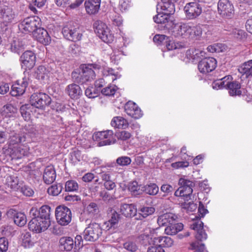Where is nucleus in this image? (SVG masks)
<instances>
[{
	"label": "nucleus",
	"mask_w": 252,
	"mask_h": 252,
	"mask_svg": "<svg viewBox=\"0 0 252 252\" xmlns=\"http://www.w3.org/2000/svg\"><path fill=\"white\" fill-rule=\"evenodd\" d=\"M100 66L96 64H88L83 66L79 72L74 71L72 73L73 81L77 83L84 84L94 79L95 77L94 69H99Z\"/></svg>",
	"instance_id": "nucleus-1"
},
{
	"label": "nucleus",
	"mask_w": 252,
	"mask_h": 252,
	"mask_svg": "<svg viewBox=\"0 0 252 252\" xmlns=\"http://www.w3.org/2000/svg\"><path fill=\"white\" fill-rule=\"evenodd\" d=\"M160 7L163 12L158 13L153 17V19L155 22L161 25V28L168 30L173 25L172 21L170 20V15L175 12V5L166 4L165 6L161 5Z\"/></svg>",
	"instance_id": "nucleus-2"
},
{
	"label": "nucleus",
	"mask_w": 252,
	"mask_h": 252,
	"mask_svg": "<svg viewBox=\"0 0 252 252\" xmlns=\"http://www.w3.org/2000/svg\"><path fill=\"white\" fill-rule=\"evenodd\" d=\"M186 4L184 8L186 18L192 20L197 18L202 12V7L200 3H211L214 0H192Z\"/></svg>",
	"instance_id": "nucleus-3"
},
{
	"label": "nucleus",
	"mask_w": 252,
	"mask_h": 252,
	"mask_svg": "<svg viewBox=\"0 0 252 252\" xmlns=\"http://www.w3.org/2000/svg\"><path fill=\"white\" fill-rule=\"evenodd\" d=\"M40 26V19L37 16L28 17L19 21L18 29L21 33H33Z\"/></svg>",
	"instance_id": "nucleus-4"
},
{
	"label": "nucleus",
	"mask_w": 252,
	"mask_h": 252,
	"mask_svg": "<svg viewBox=\"0 0 252 252\" xmlns=\"http://www.w3.org/2000/svg\"><path fill=\"white\" fill-rule=\"evenodd\" d=\"M94 32L104 42L111 43L114 39V35L110 32L107 26L100 21H96L94 24Z\"/></svg>",
	"instance_id": "nucleus-5"
},
{
	"label": "nucleus",
	"mask_w": 252,
	"mask_h": 252,
	"mask_svg": "<svg viewBox=\"0 0 252 252\" xmlns=\"http://www.w3.org/2000/svg\"><path fill=\"white\" fill-rule=\"evenodd\" d=\"M102 228L99 224L95 222L90 223L83 232V238L86 241L94 242L101 235Z\"/></svg>",
	"instance_id": "nucleus-6"
},
{
	"label": "nucleus",
	"mask_w": 252,
	"mask_h": 252,
	"mask_svg": "<svg viewBox=\"0 0 252 252\" xmlns=\"http://www.w3.org/2000/svg\"><path fill=\"white\" fill-rule=\"evenodd\" d=\"M180 187L177 189L174 195L178 197H184L185 199L188 200L192 193V188L194 187V183L185 179H180L179 181Z\"/></svg>",
	"instance_id": "nucleus-7"
},
{
	"label": "nucleus",
	"mask_w": 252,
	"mask_h": 252,
	"mask_svg": "<svg viewBox=\"0 0 252 252\" xmlns=\"http://www.w3.org/2000/svg\"><path fill=\"white\" fill-rule=\"evenodd\" d=\"M62 33L66 39L73 42L79 41L82 37L78 26L72 23H68L63 27Z\"/></svg>",
	"instance_id": "nucleus-8"
},
{
	"label": "nucleus",
	"mask_w": 252,
	"mask_h": 252,
	"mask_svg": "<svg viewBox=\"0 0 252 252\" xmlns=\"http://www.w3.org/2000/svg\"><path fill=\"white\" fill-rule=\"evenodd\" d=\"M51 97L45 93H36L33 94L30 98V103L33 108L44 109L51 102Z\"/></svg>",
	"instance_id": "nucleus-9"
},
{
	"label": "nucleus",
	"mask_w": 252,
	"mask_h": 252,
	"mask_svg": "<svg viewBox=\"0 0 252 252\" xmlns=\"http://www.w3.org/2000/svg\"><path fill=\"white\" fill-rule=\"evenodd\" d=\"M55 216L58 223L63 226L68 225L71 221V211L64 205L58 206L55 211Z\"/></svg>",
	"instance_id": "nucleus-10"
},
{
	"label": "nucleus",
	"mask_w": 252,
	"mask_h": 252,
	"mask_svg": "<svg viewBox=\"0 0 252 252\" xmlns=\"http://www.w3.org/2000/svg\"><path fill=\"white\" fill-rule=\"evenodd\" d=\"M218 10L219 14L224 18H231L234 14V6L229 0H219Z\"/></svg>",
	"instance_id": "nucleus-11"
},
{
	"label": "nucleus",
	"mask_w": 252,
	"mask_h": 252,
	"mask_svg": "<svg viewBox=\"0 0 252 252\" xmlns=\"http://www.w3.org/2000/svg\"><path fill=\"white\" fill-rule=\"evenodd\" d=\"M113 134V131L111 130L98 131L94 134L93 138L94 140L99 141L100 146L109 145L113 143L112 139Z\"/></svg>",
	"instance_id": "nucleus-12"
},
{
	"label": "nucleus",
	"mask_w": 252,
	"mask_h": 252,
	"mask_svg": "<svg viewBox=\"0 0 252 252\" xmlns=\"http://www.w3.org/2000/svg\"><path fill=\"white\" fill-rule=\"evenodd\" d=\"M50 224L48 221L36 217L32 218L29 223V229L35 233H40L45 231L49 227Z\"/></svg>",
	"instance_id": "nucleus-13"
},
{
	"label": "nucleus",
	"mask_w": 252,
	"mask_h": 252,
	"mask_svg": "<svg viewBox=\"0 0 252 252\" xmlns=\"http://www.w3.org/2000/svg\"><path fill=\"white\" fill-rule=\"evenodd\" d=\"M217 63L216 60L214 58H204L198 63V68L200 72L206 74L216 68Z\"/></svg>",
	"instance_id": "nucleus-14"
},
{
	"label": "nucleus",
	"mask_w": 252,
	"mask_h": 252,
	"mask_svg": "<svg viewBox=\"0 0 252 252\" xmlns=\"http://www.w3.org/2000/svg\"><path fill=\"white\" fill-rule=\"evenodd\" d=\"M20 61L22 68L25 70L31 69L35 65L36 57L32 52L27 51L21 55Z\"/></svg>",
	"instance_id": "nucleus-15"
},
{
	"label": "nucleus",
	"mask_w": 252,
	"mask_h": 252,
	"mask_svg": "<svg viewBox=\"0 0 252 252\" xmlns=\"http://www.w3.org/2000/svg\"><path fill=\"white\" fill-rule=\"evenodd\" d=\"M125 110L128 115L134 119H139L143 115L140 108L137 104L130 101L126 104Z\"/></svg>",
	"instance_id": "nucleus-16"
},
{
	"label": "nucleus",
	"mask_w": 252,
	"mask_h": 252,
	"mask_svg": "<svg viewBox=\"0 0 252 252\" xmlns=\"http://www.w3.org/2000/svg\"><path fill=\"white\" fill-rule=\"evenodd\" d=\"M154 233V229L150 228L146 229L144 233L141 234L138 237V240L140 243L144 246H150L156 240V237H155Z\"/></svg>",
	"instance_id": "nucleus-17"
},
{
	"label": "nucleus",
	"mask_w": 252,
	"mask_h": 252,
	"mask_svg": "<svg viewBox=\"0 0 252 252\" xmlns=\"http://www.w3.org/2000/svg\"><path fill=\"white\" fill-rule=\"evenodd\" d=\"M56 178V173L53 165H50L46 166L43 172V180L44 182L47 184H51Z\"/></svg>",
	"instance_id": "nucleus-18"
},
{
	"label": "nucleus",
	"mask_w": 252,
	"mask_h": 252,
	"mask_svg": "<svg viewBox=\"0 0 252 252\" xmlns=\"http://www.w3.org/2000/svg\"><path fill=\"white\" fill-rule=\"evenodd\" d=\"M178 220L177 215L168 213L162 214L158 217L157 222L159 226H168Z\"/></svg>",
	"instance_id": "nucleus-19"
},
{
	"label": "nucleus",
	"mask_w": 252,
	"mask_h": 252,
	"mask_svg": "<svg viewBox=\"0 0 252 252\" xmlns=\"http://www.w3.org/2000/svg\"><path fill=\"white\" fill-rule=\"evenodd\" d=\"M190 228L196 231L195 237L198 240L202 241L207 239V235L203 229V223L201 221L198 220L193 222L190 225Z\"/></svg>",
	"instance_id": "nucleus-20"
},
{
	"label": "nucleus",
	"mask_w": 252,
	"mask_h": 252,
	"mask_svg": "<svg viewBox=\"0 0 252 252\" xmlns=\"http://www.w3.org/2000/svg\"><path fill=\"white\" fill-rule=\"evenodd\" d=\"M33 34L37 40L43 44H48L51 40L47 31L40 27L33 32Z\"/></svg>",
	"instance_id": "nucleus-21"
},
{
	"label": "nucleus",
	"mask_w": 252,
	"mask_h": 252,
	"mask_svg": "<svg viewBox=\"0 0 252 252\" xmlns=\"http://www.w3.org/2000/svg\"><path fill=\"white\" fill-rule=\"evenodd\" d=\"M51 74V72L50 68L43 65H40L35 71L34 76L38 80L45 82L49 80Z\"/></svg>",
	"instance_id": "nucleus-22"
},
{
	"label": "nucleus",
	"mask_w": 252,
	"mask_h": 252,
	"mask_svg": "<svg viewBox=\"0 0 252 252\" xmlns=\"http://www.w3.org/2000/svg\"><path fill=\"white\" fill-rule=\"evenodd\" d=\"M226 89L228 90V93L231 96L240 95L242 94L241 84L236 81L226 82Z\"/></svg>",
	"instance_id": "nucleus-23"
},
{
	"label": "nucleus",
	"mask_w": 252,
	"mask_h": 252,
	"mask_svg": "<svg viewBox=\"0 0 252 252\" xmlns=\"http://www.w3.org/2000/svg\"><path fill=\"white\" fill-rule=\"evenodd\" d=\"M100 0H86L85 6L87 12L89 14L97 13L100 7Z\"/></svg>",
	"instance_id": "nucleus-24"
},
{
	"label": "nucleus",
	"mask_w": 252,
	"mask_h": 252,
	"mask_svg": "<svg viewBox=\"0 0 252 252\" xmlns=\"http://www.w3.org/2000/svg\"><path fill=\"white\" fill-rule=\"evenodd\" d=\"M19 236L18 243L24 248H29L32 246L31 234L27 230L21 231Z\"/></svg>",
	"instance_id": "nucleus-25"
},
{
	"label": "nucleus",
	"mask_w": 252,
	"mask_h": 252,
	"mask_svg": "<svg viewBox=\"0 0 252 252\" xmlns=\"http://www.w3.org/2000/svg\"><path fill=\"white\" fill-rule=\"evenodd\" d=\"M121 212L126 217H132L134 216L137 210L135 206L133 204H124L120 208Z\"/></svg>",
	"instance_id": "nucleus-26"
},
{
	"label": "nucleus",
	"mask_w": 252,
	"mask_h": 252,
	"mask_svg": "<svg viewBox=\"0 0 252 252\" xmlns=\"http://www.w3.org/2000/svg\"><path fill=\"white\" fill-rule=\"evenodd\" d=\"M65 91L71 98H78L82 94L80 86L75 84L68 85Z\"/></svg>",
	"instance_id": "nucleus-27"
},
{
	"label": "nucleus",
	"mask_w": 252,
	"mask_h": 252,
	"mask_svg": "<svg viewBox=\"0 0 252 252\" xmlns=\"http://www.w3.org/2000/svg\"><path fill=\"white\" fill-rule=\"evenodd\" d=\"M238 70L246 78L252 76V60L245 62L238 67Z\"/></svg>",
	"instance_id": "nucleus-28"
},
{
	"label": "nucleus",
	"mask_w": 252,
	"mask_h": 252,
	"mask_svg": "<svg viewBox=\"0 0 252 252\" xmlns=\"http://www.w3.org/2000/svg\"><path fill=\"white\" fill-rule=\"evenodd\" d=\"M183 224L182 223H178V220H176L175 222L166 226L164 231L167 235H173L183 230Z\"/></svg>",
	"instance_id": "nucleus-29"
},
{
	"label": "nucleus",
	"mask_w": 252,
	"mask_h": 252,
	"mask_svg": "<svg viewBox=\"0 0 252 252\" xmlns=\"http://www.w3.org/2000/svg\"><path fill=\"white\" fill-rule=\"evenodd\" d=\"M120 218V215L114 211L112 212L109 220L104 223L105 228L109 230L110 228L116 227Z\"/></svg>",
	"instance_id": "nucleus-30"
},
{
	"label": "nucleus",
	"mask_w": 252,
	"mask_h": 252,
	"mask_svg": "<svg viewBox=\"0 0 252 252\" xmlns=\"http://www.w3.org/2000/svg\"><path fill=\"white\" fill-rule=\"evenodd\" d=\"M60 248L66 251H71L74 246V241L69 237H62L59 241Z\"/></svg>",
	"instance_id": "nucleus-31"
},
{
	"label": "nucleus",
	"mask_w": 252,
	"mask_h": 252,
	"mask_svg": "<svg viewBox=\"0 0 252 252\" xmlns=\"http://www.w3.org/2000/svg\"><path fill=\"white\" fill-rule=\"evenodd\" d=\"M128 125L127 120L120 116L114 117L111 122L113 127L118 128H126Z\"/></svg>",
	"instance_id": "nucleus-32"
},
{
	"label": "nucleus",
	"mask_w": 252,
	"mask_h": 252,
	"mask_svg": "<svg viewBox=\"0 0 252 252\" xmlns=\"http://www.w3.org/2000/svg\"><path fill=\"white\" fill-rule=\"evenodd\" d=\"M99 212L98 205L94 202L90 203L85 209L84 214L87 215L88 218H92Z\"/></svg>",
	"instance_id": "nucleus-33"
},
{
	"label": "nucleus",
	"mask_w": 252,
	"mask_h": 252,
	"mask_svg": "<svg viewBox=\"0 0 252 252\" xmlns=\"http://www.w3.org/2000/svg\"><path fill=\"white\" fill-rule=\"evenodd\" d=\"M143 187L139 185L136 181H133L129 184L128 189L131 192V194L136 196L141 194L144 191Z\"/></svg>",
	"instance_id": "nucleus-34"
},
{
	"label": "nucleus",
	"mask_w": 252,
	"mask_h": 252,
	"mask_svg": "<svg viewBox=\"0 0 252 252\" xmlns=\"http://www.w3.org/2000/svg\"><path fill=\"white\" fill-rule=\"evenodd\" d=\"M51 208L48 205H43L39 209V215L38 217L45 221H48L51 224L50 213Z\"/></svg>",
	"instance_id": "nucleus-35"
},
{
	"label": "nucleus",
	"mask_w": 252,
	"mask_h": 252,
	"mask_svg": "<svg viewBox=\"0 0 252 252\" xmlns=\"http://www.w3.org/2000/svg\"><path fill=\"white\" fill-rule=\"evenodd\" d=\"M33 107L30 104H27L22 105L20 108V112L23 118L26 121H28L31 119V113L32 112V109Z\"/></svg>",
	"instance_id": "nucleus-36"
},
{
	"label": "nucleus",
	"mask_w": 252,
	"mask_h": 252,
	"mask_svg": "<svg viewBox=\"0 0 252 252\" xmlns=\"http://www.w3.org/2000/svg\"><path fill=\"white\" fill-rule=\"evenodd\" d=\"M184 29V24H176L171 29L172 34L175 37H182L185 38Z\"/></svg>",
	"instance_id": "nucleus-37"
},
{
	"label": "nucleus",
	"mask_w": 252,
	"mask_h": 252,
	"mask_svg": "<svg viewBox=\"0 0 252 252\" xmlns=\"http://www.w3.org/2000/svg\"><path fill=\"white\" fill-rule=\"evenodd\" d=\"M205 52L203 51H200L198 49L194 48H191L187 50L186 55L188 58L195 60L204 57L205 56Z\"/></svg>",
	"instance_id": "nucleus-38"
},
{
	"label": "nucleus",
	"mask_w": 252,
	"mask_h": 252,
	"mask_svg": "<svg viewBox=\"0 0 252 252\" xmlns=\"http://www.w3.org/2000/svg\"><path fill=\"white\" fill-rule=\"evenodd\" d=\"M5 154L8 155L11 159L13 160L16 158V140L11 139L9 142L8 147L5 150Z\"/></svg>",
	"instance_id": "nucleus-39"
},
{
	"label": "nucleus",
	"mask_w": 252,
	"mask_h": 252,
	"mask_svg": "<svg viewBox=\"0 0 252 252\" xmlns=\"http://www.w3.org/2000/svg\"><path fill=\"white\" fill-rule=\"evenodd\" d=\"M29 148L27 144L17 145V159L21 158L29 154Z\"/></svg>",
	"instance_id": "nucleus-40"
},
{
	"label": "nucleus",
	"mask_w": 252,
	"mask_h": 252,
	"mask_svg": "<svg viewBox=\"0 0 252 252\" xmlns=\"http://www.w3.org/2000/svg\"><path fill=\"white\" fill-rule=\"evenodd\" d=\"M16 108L13 105L8 104L2 107L0 113L5 117H10L14 114Z\"/></svg>",
	"instance_id": "nucleus-41"
},
{
	"label": "nucleus",
	"mask_w": 252,
	"mask_h": 252,
	"mask_svg": "<svg viewBox=\"0 0 252 252\" xmlns=\"http://www.w3.org/2000/svg\"><path fill=\"white\" fill-rule=\"evenodd\" d=\"M165 46L168 50H173L177 49L184 48L185 45L182 42H175L173 40H170L168 37V39L166 40L165 43Z\"/></svg>",
	"instance_id": "nucleus-42"
},
{
	"label": "nucleus",
	"mask_w": 252,
	"mask_h": 252,
	"mask_svg": "<svg viewBox=\"0 0 252 252\" xmlns=\"http://www.w3.org/2000/svg\"><path fill=\"white\" fill-rule=\"evenodd\" d=\"M231 78L229 76H226L221 79H218L214 81L212 84L213 88L214 89H220L226 88V82L229 79Z\"/></svg>",
	"instance_id": "nucleus-43"
},
{
	"label": "nucleus",
	"mask_w": 252,
	"mask_h": 252,
	"mask_svg": "<svg viewBox=\"0 0 252 252\" xmlns=\"http://www.w3.org/2000/svg\"><path fill=\"white\" fill-rule=\"evenodd\" d=\"M156 240L162 247H170L173 244V240L168 236H160L156 237Z\"/></svg>",
	"instance_id": "nucleus-44"
},
{
	"label": "nucleus",
	"mask_w": 252,
	"mask_h": 252,
	"mask_svg": "<svg viewBox=\"0 0 252 252\" xmlns=\"http://www.w3.org/2000/svg\"><path fill=\"white\" fill-rule=\"evenodd\" d=\"M17 192H20L26 196H32L33 194V190L29 186H20L17 184Z\"/></svg>",
	"instance_id": "nucleus-45"
},
{
	"label": "nucleus",
	"mask_w": 252,
	"mask_h": 252,
	"mask_svg": "<svg viewBox=\"0 0 252 252\" xmlns=\"http://www.w3.org/2000/svg\"><path fill=\"white\" fill-rule=\"evenodd\" d=\"M138 211L139 215L145 218L148 216L152 215L155 212V209L153 207L142 206L140 207Z\"/></svg>",
	"instance_id": "nucleus-46"
},
{
	"label": "nucleus",
	"mask_w": 252,
	"mask_h": 252,
	"mask_svg": "<svg viewBox=\"0 0 252 252\" xmlns=\"http://www.w3.org/2000/svg\"><path fill=\"white\" fill-rule=\"evenodd\" d=\"M63 189V185L61 184H58L52 185L48 188L47 191L50 195L57 196L61 192Z\"/></svg>",
	"instance_id": "nucleus-47"
},
{
	"label": "nucleus",
	"mask_w": 252,
	"mask_h": 252,
	"mask_svg": "<svg viewBox=\"0 0 252 252\" xmlns=\"http://www.w3.org/2000/svg\"><path fill=\"white\" fill-rule=\"evenodd\" d=\"M144 191L150 195H154L158 191V187L156 184H150L143 187Z\"/></svg>",
	"instance_id": "nucleus-48"
},
{
	"label": "nucleus",
	"mask_w": 252,
	"mask_h": 252,
	"mask_svg": "<svg viewBox=\"0 0 252 252\" xmlns=\"http://www.w3.org/2000/svg\"><path fill=\"white\" fill-rule=\"evenodd\" d=\"M131 162V158L127 156H121L116 159L115 165L120 166H127Z\"/></svg>",
	"instance_id": "nucleus-49"
},
{
	"label": "nucleus",
	"mask_w": 252,
	"mask_h": 252,
	"mask_svg": "<svg viewBox=\"0 0 252 252\" xmlns=\"http://www.w3.org/2000/svg\"><path fill=\"white\" fill-rule=\"evenodd\" d=\"M79 186L76 181L69 180L66 182L65 189L66 191H75L78 189Z\"/></svg>",
	"instance_id": "nucleus-50"
},
{
	"label": "nucleus",
	"mask_w": 252,
	"mask_h": 252,
	"mask_svg": "<svg viewBox=\"0 0 252 252\" xmlns=\"http://www.w3.org/2000/svg\"><path fill=\"white\" fill-rule=\"evenodd\" d=\"M117 90L115 85H109L101 90V93L106 96L113 95Z\"/></svg>",
	"instance_id": "nucleus-51"
},
{
	"label": "nucleus",
	"mask_w": 252,
	"mask_h": 252,
	"mask_svg": "<svg viewBox=\"0 0 252 252\" xmlns=\"http://www.w3.org/2000/svg\"><path fill=\"white\" fill-rule=\"evenodd\" d=\"M224 49V46L222 45V44L220 43L214 44L209 46L207 48V51L211 53H220L222 52Z\"/></svg>",
	"instance_id": "nucleus-52"
},
{
	"label": "nucleus",
	"mask_w": 252,
	"mask_h": 252,
	"mask_svg": "<svg viewBox=\"0 0 252 252\" xmlns=\"http://www.w3.org/2000/svg\"><path fill=\"white\" fill-rule=\"evenodd\" d=\"M147 252H165L162 246L157 240L154 242L148 248Z\"/></svg>",
	"instance_id": "nucleus-53"
},
{
	"label": "nucleus",
	"mask_w": 252,
	"mask_h": 252,
	"mask_svg": "<svg viewBox=\"0 0 252 252\" xmlns=\"http://www.w3.org/2000/svg\"><path fill=\"white\" fill-rule=\"evenodd\" d=\"M27 222V217L24 212H17V225L22 227Z\"/></svg>",
	"instance_id": "nucleus-54"
},
{
	"label": "nucleus",
	"mask_w": 252,
	"mask_h": 252,
	"mask_svg": "<svg viewBox=\"0 0 252 252\" xmlns=\"http://www.w3.org/2000/svg\"><path fill=\"white\" fill-rule=\"evenodd\" d=\"M123 245L124 248L129 252H135L138 249V246L135 242L132 241H128L125 242Z\"/></svg>",
	"instance_id": "nucleus-55"
},
{
	"label": "nucleus",
	"mask_w": 252,
	"mask_h": 252,
	"mask_svg": "<svg viewBox=\"0 0 252 252\" xmlns=\"http://www.w3.org/2000/svg\"><path fill=\"white\" fill-rule=\"evenodd\" d=\"M168 36L163 34H156L153 38L154 42L158 45L165 44Z\"/></svg>",
	"instance_id": "nucleus-56"
},
{
	"label": "nucleus",
	"mask_w": 252,
	"mask_h": 252,
	"mask_svg": "<svg viewBox=\"0 0 252 252\" xmlns=\"http://www.w3.org/2000/svg\"><path fill=\"white\" fill-rule=\"evenodd\" d=\"M190 249L194 251V252H204L205 245L199 242H194L190 244Z\"/></svg>",
	"instance_id": "nucleus-57"
},
{
	"label": "nucleus",
	"mask_w": 252,
	"mask_h": 252,
	"mask_svg": "<svg viewBox=\"0 0 252 252\" xmlns=\"http://www.w3.org/2000/svg\"><path fill=\"white\" fill-rule=\"evenodd\" d=\"M112 24L116 26H120L122 24L123 20L121 16L117 13H114L111 17Z\"/></svg>",
	"instance_id": "nucleus-58"
},
{
	"label": "nucleus",
	"mask_w": 252,
	"mask_h": 252,
	"mask_svg": "<svg viewBox=\"0 0 252 252\" xmlns=\"http://www.w3.org/2000/svg\"><path fill=\"white\" fill-rule=\"evenodd\" d=\"M6 216L10 221H13L16 224V208H15V206H13V208L7 211Z\"/></svg>",
	"instance_id": "nucleus-59"
},
{
	"label": "nucleus",
	"mask_w": 252,
	"mask_h": 252,
	"mask_svg": "<svg viewBox=\"0 0 252 252\" xmlns=\"http://www.w3.org/2000/svg\"><path fill=\"white\" fill-rule=\"evenodd\" d=\"M85 94L89 98H94L98 95L97 91L92 87L87 88L85 91Z\"/></svg>",
	"instance_id": "nucleus-60"
},
{
	"label": "nucleus",
	"mask_w": 252,
	"mask_h": 252,
	"mask_svg": "<svg viewBox=\"0 0 252 252\" xmlns=\"http://www.w3.org/2000/svg\"><path fill=\"white\" fill-rule=\"evenodd\" d=\"M5 185L8 188L14 190L16 188L15 177L12 176H8L6 179Z\"/></svg>",
	"instance_id": "nucleus-61"
},
{
	"label": "nucleus",
	"mask_w": 252,
	"mask_h": 252,
	"mask_svg": "<svg viewBox=\"0 0 252 252\" xmlns=\"http://www.w3.org/2000/svg\"><path fill=\"white\" fill-rule=\"evenodd\" d=\"M131 0H120L119 8L122 12L126 11L130 6Z\"/></svg>",
	"instance_id": "nucleus-62"
},
{
	"label": "nucleus",
	"mask_w": 252,
	"mask_h": 252,
	"mask_svg": "<svg viewBox=\"0 0 252 252\" xmlns=\"http://www.w3.org/2000/svg\"><path fill=\"white\" fill-rule=\"evenodd\" d=\"M8 242L5 237L0 238V252H6L8 249Z\"/></svg>",
	"instance_id": "nucleus-63"
},
{
	"label": "nucleus",
	"mask_w": 252,
	"mask_h": 252,
	"mask_svg": "<svg viewBox=\"0 0 252 252\" xmlns=\"http://www.w3.org/2000/svg\"><path fill=\"white\" fill-rule=\"evenodd\" d=\"M191 38L200 36L202 34V29L199 26L192 27Z\"/></svg>",
	"instance_id": "nucleus-64"
}]
</instances>
